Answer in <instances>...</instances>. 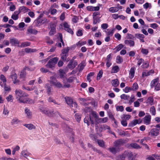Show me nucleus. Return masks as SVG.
Returning <instances> with one entry per match:
<instances>
[{"instance_id": "42", "label": "nucleus", "mask_w": 160, "mask_h": 160, "mask_svg": "<svg viewBox=\"0 0 160 160\" xmlns=\"http://www.w3.org/2000/svg\"><path fill=\"white\" fill-rule=\"evenodd\" d=\"M123 47V45L122 44H119L114 49L116 50L115 52H117L120 51Z\"/></svg>"}, {"instance_id": "40", "label": "nucleus", "mask_w": 160, "mask_h": 160, "mask_svg": "<svg viewBox=\"0 0 160 160\" xmlns=\"http://www.w3.org/2000/svg\"><path fill=\"white\" fill-rule=\"evenodd\" d=\"M26 71H25L24 70H22L21 71L20 75V78L22 79H24L26 77Z\"/></svg>"}, {"instance_id": "47", "label": "nucleus", "mask_w": 160, "mask_h": 160, "mask_svg": "<svg viewBox=\"0 0 160 160\" xmlns=\"http://www.w3.org/2000/svg\"><path fill=\"white\" fill-rule=\"evenodd\" d=\"M0 80L2 81L4 84L6 83L7 79L5 76L3 74H1L0 77Z\"/></svg>"}, {"instance_id": "29", "label": "nucleus", "mask_w": 160, "mask_h": 160, "mask_svg": "<svg viewBox=\"0 0 160 160\" xmlns=\"http://www.w3.org/2000/svg\"><path fill=\"white\" fill-rule=\"evenodd\" d=\"M86 66V63L84 62H82L79 65V72H81L82 71V70L83 69L85 66Z\"/></svg>"}, {"instance_id": "11", "label": "nucleus", "mask_w": 160, "mask_h": 160, "mask_svg": "<svg viewBox=\"0 0 160 160\" xmlns=\"http://www.w3.org/2000/svg\"><path fill=\"white\" fill-rule=\"evenodd\" d=\"M154 72V71L153 69H151L149 71L145 70L142 72V78L147 77L150 75H152Z\"/></svg>"}, {"instance_id": "5", "label": "nucleus", "mask_w": 160, "mask_h": 160, "mask_svg": "<svg viewBox=\"0 0 160 160\" xmlns=\"http://www.w3.org/2000/svg\"><path fill=\"white\" fill-rule=\"evenodd\" d=\"M40 111L43 114H44L48 116L52 117L54 116V113L53 111L49 110L47 108H40Z\"/></svg>"}, {"instance_id": "64", "label": "nucleus", "mask_w": 160, "mask_h": 160, "mask_svg": "<svg viewBox=\"0 0 160 160\" xmlns=\"http://www.w3.org/2000/svg\"><path fill=\"white\" fill-rule=\"evenodd\" d=\"M2 160H15V159L10 157H6L3 156L1 158Z\"/></svg>"}, {"instance_id": "9", "label": "nucleus", "mask_w": 160, "mask_h": 160, "mask_svg": "<svg viewBox=\"0 0 160 160\" xmlns=\"http://www.w3.org/2000/svg\"><path fill=\"white\" fill-rule=\"evenodd\" d=\"M142 121V120L140 118H139L138 119H135L130 122L128 126L130 127H133L137 124H140Z\"/></svg>"}, {"instance_id": "41", "label": "nucleus", "mask_w": 160, "mask_h": 160, "mask_svg": "<svg viewBox=\"0 0 160 160\" xmlns=\"http://www.w3.org/2000/svg\"><path fill=\"white\" fill-rule=\"evenodd\" d=\"M120 98L121 99L125 100H129L130 98L129 96L125 94H122L120 96Z\"/></svg>"}, {"instance_id": "62", "label": "nucleus", "mask_w": 160, "mask_h": 160, "mask_svg": "<svg viewBox=\"0 0 160 160\" xmlns=\"http://www.w3.org/2000/svg\"><path fill=\"white\" fill-rule=\"evenodd\" d=\"M25 50L26 52L29 53L35 52V49L27 48H25Z\"/></svg>"}, {"instance_id": "19", "label": "nucleus", "mask_w": 160, "mask_h": 160, "mask_svg": "<svg viewBox=\"0 0 160 160\" xmlns=\"http://www.w3.org/2000/svg\"><path fill=\"white\" fill-rule=\"evenodd\" d=\"M27 32L28 34H32L34 35L37 34L38 32L37 30L32 28H29L27 30Z\"/></svg>"}, {"instance_id": "6", "label": "nucleus", "mask_w": 160, "mask_h": 160, "mask_svg": "<svg viewBox=\"0 0 160 160\" xmlns=\"http://www.w3.org/2000/svg\"><path fill=\"white\" fill-rule=\"evenodd\" d=\"M62 26L65 31L72 35L73 34V32L70 28V26L67 22H64L62 24Z\"/></svg>"}, {"instance_id": "60", "label": "nucleus", "mask_w": 160, "mask_h": 160, "mask_svg": "<svg viewBox=\"0 0 160 160\" xmlns=\"http://www.w3.org/2000/svg\"><path fill=\"white\" fill-rule=\"evenodd\" d=\"M91 114L92 116L96 119H98L99 118L98 115L95 111H92L91 112Z\"/></svg>"}, {"instance_id": "21", "label": "nucleus", "mask_w": 160, "mask_h": 160, "mask_svg": "<svg viewBox=\"0 0 160 160\" xmlns=\"http://www.w3.org/2000/svg\"><path fill=\"white\" fill-rule=\"evenodd\" d=\"M107 30L109 31L108 32L105 31V32L106 33V35L110 37L112 36L113 35L115 30V28H113L111 30L108 29Z\"/></svg>"}, {"instance_id": "39", "label": "nucleus", "mask_w": 160, "mask_h": 160, "mask_svg": "<svg viewBox=\"0 0 160 160\" xmlns=\"http://www.w3.org/2000/svg\"><path fill=\"white\" fill-rule=\"evenodd\" d=\"M103 74V72L102 70H100L97 76V80H99L102 77Z\"/></svg>"}, {"instance_id": "26", "label": "nucleus", "mask_w": 160, "mask_h": 160, "mask_svg": "<svg viewBox=\"0 0 160 160\" xmlns=\"http://www.w3.org/2000/svg\"><path fill=\"white\" fill-rule=\"evenodd\" d=\"M77 79V78L75 75L69 77L67 79V81L69 83H71L73 82L74 81Z\"/></svg>"}, {"instance_id": "58", "label": "nucleus", "mask_w": 160, "mask_h": 160, "mask_svg": "<svg viewBox=\"0 0 160 160\" xmlns=\"http://www.w3.org/2000/svg\"><path fill=\"white\" fill-rule=\"evenodd\" d=\"M109 150L110 152L113 154H115L117 152V150L116 148L114 147L109 148Z\"/></svg>"}, {"instance_id": "52", "label": "nucleus", "mask_w": 160, "mask_h": 160, "mask_svg": "<svg viewBox=\"0 0 160 160\" xmlns=\"http://www.w3.org/2000/svg\"><path fill=\"white\" fill-rule=\"evenodd\" d=\"M27 8L25 6L21 7L19 8V12H25L27 11Z\"/></svg>"}, {"instance_id": "46", "label": "nucleus", "mask_w": 160, "mask_h": 160, "mask_svg": "<svg viewBox=\"0 0 160 160\" xmlns=\"http://www.w3.org/2000/svg\"><path fill=\"white\" fill-rule=\"evenodd\" d=\"M45 39L47 43L48 44L51 45L53 43V41L51 39H50V38L49 37H45Z\"/></svg>"}, {"instance_id": "17", "label": "nucleus", "mask_w": 160, "mask_h": 160, "mask_svg": "<svg viewBox=\"0 0 160 160\" xmlns=\"http://www.w3.org/2000/svg\"><path fill=\"white\" fill-rule=\"evenodd\" d=\"M11 78L14 80L13 83L14 84H16L18 82L19 80L17 79V75L15 72L12 73Z\"/></svg>"}, {"instance_id": "14", "label": "nucleus", "mask_w": 160, "mask_h": 160, "mask_svg": "<svg viewBox=\"0 0 160 160\" xmlns=\"http://www.w3.org/2000/svg\"><path fill=\"white\" fill-rule=\"evenodd\" d=\"M125 44L129 46L130 47H133L135 45V42L134 41L132 40H125L124 41Z\"/></svg>"}, {"instance_id": "16", "label": "nucleus", "mask_w": 160, "mask_h": 160, "mask_svg": "<svg viewBox=\"0 0 160 160\" xmlns=\"http://www.w3.org/2000/svg\"><path fill=\"white\" fill-rule=\"evenodd\" d=\"M25 113L28 118L30 119L32 118V112L27 108H25Z\"/></svg>"}, {"instance_id": "31", "label": "nucleus", "mask_w": 160, "mask_h": 160, "mask_svg": "<svg viewBox=\"0 0 160 160\" xmlns=\"http://www.w3.org/2000/svg\"><path fill=\"white\" fill-rule=\"evenodd\" d=\"M65 101L67 104L71 107V105L73 102L71 98L69 97H66L65 98Z\"/></svg>"}, {"instance_id": "20", "label": "nucleus", "mask_w": 160, "mask_h": 160, "mask_svg": "<svg viewBox=\"0 0 160 160\" xmlns=\"http://www.w3.org/2000/svg\"><path fill=\"white\" fill-rule=\"evenodd\" d=\"M20 13V12L18 11H15L14 13L12 15L11 18L14 20H16L18 18V14Z\"/></svg>"}, {"instance_id": "59", "label": "nucleus", "mask_w": 160, "mask_h": 160, "mask_svg": "<svg viewBox=\"0 0 160 160\" xmlns=\"http://www.w3.org/2000/svg\"><path fill=\"white\" fill-rule=\"evenodd\" d=\"M135 36L138 38L140 39L141 38H144L145 37L143 34L139 33H136L135 34Z\"/></svg>"}, {"instance_id": "56", "label": "nucleus", "mask_w": 160, "mask_h": 160, "mask_svg": "<svg viewBox=\"0 0 160 160\" xmlns=\"http://www.w3.org/2000/svg\"><path fill=\"white\" fill-rule=\"evenodd\" d=\"M60 76L61 78H63L64 77V75L65 74V72L64 70L60 69Z\"/></svg>"}, {"instance_id": "25", "label": "nucleus", "mask_w": 160, "mask_h": 160, "mask_svg": "<svg viewBox=\"0 0 160 160\" xmlns=\"http://www.w3.org/2000/svg\"><path fill=\"white\" fill-rule=\"evenodd\" d=\"M23 125L30 130H32L33 129H34L36 128L35 126L32 123L26 124Z\"/></svg>"}, {"instance_id": "18", "label": "nucleus", "mask_w": 160, "mask_h": 160, "mask_svg": "<svg viewBox=\"0 0 160 160\" xmlns=\"http://www.w3.org/2000/svg\"><path fill=\"white\" fill-rule=\"evenodd\" d=\"M151 117L150 115H147L144 118V121L145 124L146 125H149L151 121Z\"/></svg>"}, {"instance_id": "12", "label": "nucleus", "mask_w": 160, "mask_h": 160, "mask_svg": "<svg viewBox=\"0 0 160 160\" xmlns=\"http://www.w3.org/2000/svg\"><path fill=\"white\" fill-rule=\"evenodd\" d=\"M51 29L49 32V34L50 35H54L56 32V26L53 23H51L50 25Z\"/></svg>"}, {"instance_id": "43", "label": "nucleus", "mask_w": 160, "mask_h": 160, "mask_svg": "<svg viewBox=\"0 0 160 160\" xmlns=\"http://www.w3.org/2000/svg\"><path fill=\"white\" fill-rule=\"evenodd\" d=\"M93 24H96L97 23H99L100 22V18L98 17H93Z\"/></svg>"}, {"instance_id": "23", "label": "nucleus", "mask_w": 160, "mask_h": 160, "mask_svg": "<svg viewBox=\"0 0 160 160\" xmlns=\"http://www.w3.org/2000/svg\"><path fill=\"white\" fill-rule=\"evenodd\" d=\"M111 83L112 86L116 87L119 85V81L117 79H113Z\"/></svg>"}, {"instance_id": "30", "label": "nucleus", "mask_w": 160, "mask_h": 160, "mask_svg": "<svg viewBox=\"0 0 160 160\" xmlns=\"http://www.w3.org/2000/svg\"><path fill=\"white\" fill-rule=\"evenodd\" d=\"M118 9L117 8V6L112 7L110 8H109V11L111 13H115L117 12Z\"/></svg>"}, {"instance_id": "63", "label": "nucleus", "mask_w": 160, "mask_h": 160, "mask_svg": "<svg viewBox=\"0 0 160 160\" xmlns=\"http://www.w3.org/2000/svg\"><path fill=\"white\" fill-rule=\"evenodd\" d=\"M73 60H71L68 65V67L69 68L71 69H73Z\"/></svg>"}, {"instance_id": "45", "label": "nucleus", "mask_w": 160, "mask_h": 160, "mask_svg": "<svg viewBox=\"0 0 160 160\" xmlns=\"http://www.w3.org/2000/svg\"><path fill=\"white\" fill-rule=\"evenodd\" d=\"M97 141L99 146L102 147H104V142L103 140H97Z\"/></svg>"}, {"instance_id": "44", "label": "nucleus", "mask_w": 160, "mask_h": 160, "mask_svg": "<svg viewBox=\"0 0 160 160\" xmlns=\"http://www.w3.org/2000/svg\"><path fill=\"white\" fill-rule=\"evenodd\" d=\"M143 7L144 9H147L148 8H149L150 9L151 8L152 6L150 3L146 2L143 5Z\"/></svg>"}, {"instance_id": "4", "label": "nucleus", "mask_w": 160, "mask_h": 160, "mask_svg": "<svg viewBox=\"0 0 160 160\" xmlns=\"http://www.w3.org/2000/svg\"><path fill=\"white\" fill-rule=\"evenodd\" d=\"M47 21V19L46 18L43 19L37 18L34 21V24L36 27H38L42 24L45 23Z\"/></svg>"}, {"instance_id": "34", "label": "nucleus", "mask_w": 160, "mask_h": 160, "mask_svg": "<svg viewBox=\"0 0 160 160\" xmlns=\"http://www.w3.org/2000/svg\"><path fill=\"white\" fill-rule=\"evenodd\" d=\"M48 101L49 102H53L55 104L60 105V103L57 102L56 100L53 99V98L51 97H50L48 99Z\"/></svg>"}, {"instance_id": "15", "label": "nucleus", "mask_w": 160, "mask_h": 160, "mask_svg": "<svg viewBox=\"0 0 160 160\" xmlns=\"http://www.w3.org/2000/svg\"><path fill=\"white\" fill-rule=\"evenodd\" d=\"M135 68L134 67L131 68L129 72V78L130 79H132L134 78L135 75Z\"/></svg>"}, {"instance_id": "7", "label": "nucleus", "mask_w": 160, "mask_h": 160, "mask_svg": "<svg viewBox=\"0 0 160 160\" xmlns=\"http://www.w3.org/2000/svg\"><path fill=\"white\" fill-rule=\"evenodd\" d=\"M125 143V141L123 139H118L115 141L114 146L116 147H119L120 146L123 145Z\"/></svg>"}, {"instance_id": "55", "label": "nucleus", "mask_w": 160, "mask_h": 160, "mask_svg": "<svg viewBox=\"0 0 160 160\" xmlns=\"http://www.w3.org/2000/svg\"><path fill=\"white\" fill-rule=\"evenodd\" d=\"M131 91H132L131 87H126L125 88L123 89V91L125 93H128Z\"/></svg>"}, {"instance_id": "8", "label": "nucleus", "mask_w": 160, "mask_h": 160, "mask_svg": "<svg viewBox=\"0 0 160 160\" xmlns=\"http://www.w3.org/2000/svg\"><path fill=\"white\" fill-rule=\"evenodd\" d=\"M159 133V131L157 128H154L152 129L149 132V135L151 137L157 136Z\"/></svg>"}, {"instance_id": "2", "label": "nucleus", "mask_w": 160, "mask_h": 160, "mask_svg": "<svg viewBox=\"0 0 160 160\" xmlns=\"http://www.w3.org/2000/svg\"><path fill=\"white\" fill-rule=\"evenodd\" d=\"M58 60V58L57 57L53 58L49 60L45 66L47 68H51L54 67Z\"/></svg>"}, {"instance_id": "57", "label": "nucleus", "mask_w": 160, "mask_h": 160, "mask_svg": "<svg viewBox=\"0 0 160 160\" xmlns=\"http://www.w3.org/2000/svg\"><path fill=\"white\" fill-rule=\"evenodd\" d=\"M69 47L67 48H66L63 49L62 50V54H67L69 51Z\"/></svg>"}, {"instance_id": "51", "label": "nucleus", "mask_w": 160, "mask_h": 160, "mask_svg": "<svg viewBox=\"0 0 160 160\" xmlns=\"http://www.w3.org/2000/svg\"><path fill=\"white\" fill-rule=\"evenodd\" d=\"M116 109L118 111L122 112L124 110V108L122 106H116Z\"/></svg>"}, {"instance_id": "10", "label": "nucleus", "mask_w": 160, "mask_h": 160, "mask_svg": "<svg viewBox=\"0 0 160 160\" xmlns=\"http://www.w3.org/2000/svg\"><path fill=\"white\" fill-rule=\"evenodd\" d=\"M79 100L80 104L84 106H86L89 105L90 103L88 101V99L83 98H80Z\"/></svg>"}, {"instance_id": "13", "label": "nucleus", "mask_w": 160, "mask_h": 160, "mask_svg": "<svg viewBox=\"0 0 160 160\" xmlns=\"http://www.w3.org/2000/svg\"><path fill=\"white\" fill-rule=\"evenodd\" d=\"M10 43L12 46H17L18 47V46L20 45L19 41L16 38L11 39Z\"/></svg>"}, {"instance_id": "48", "label": "nucleus", "mask_w": 160, "mask_h": 160, "mask_svg": "<svg viewBox=\"0 0 160 160\" xmlns=\"http://www.w3.org/2000/svg\"><path fill=\"white\" fill-rule=\"evenodd\" d=\"M6 99L8 102H12L13 99V98L12 95H9L8 96L6 97Z\"/></svg>"}, {"instance_id": "1", "label": "nucleus", "mask_w": 160, "mask_h": 160, "mask_svg": "<svg viewBox=\"0 0 160 160\" xmlns=\"http://www.w3.org/2000/svg\"><path fill=\"white\" fill-rule=\"evenodd\" d=\"M15 92L16 98L19 102L24 103L28 102V98H26L28 96V93L19 89H16Z\"/></svg>"}, {"instance_id": "24", "label": "nucleus", "mask_w": 160, "mask_h": 160, "mask_svg": "<svg viewBox=\"0 0 160 160\" xmlns=\"http://www.w3.org/2000/svg\"><path fill=\"white\" fill-rule=\"evenodd\" d=\"M129 147L131 148L134 149H139L141 148V147L135 143H132L130 144Z\"/></svg>"}, {"instance_id": "33", "label": "nucleus", "mask_w": 160, "mask_h": 160, "mask_svg": "<svg viewBox=\"0 0 160 160\" xmlns=\"http://www.w3.org/2000/svg\"><path fill=\"white\" fill-rule=\"evenodd\" d=\"M46 88L47 89V91L49 95H51V92L52 86L49 84H47L46 86Z\"/></svg>"}, {"instance_id": "36", "label": "nucleus", "mask_w": 160, "mask_h": 160, "mask_svg": "<svg viewBox=\"0 0 160 160\" xmlns=\"http://www.w3.org/2000/svg\"><path fill=\"white\" fill-rule=\"evenodd\" d=\"M20 121L17 118H14L12 120L11 123L12 125H16L18 124Z\"/></svg>"}, {"instance_id": "49", "label": "nucleus", "mask_w": 160, "mask_h": 160, "mask_svg": "<svg viewBox=\"0 0 160 160\" xmlns=\"http://www.w3.org/2000/svg\"><path fill=\"white\" fill-rule=\"evenodd\" d=\"M150 112L152 115H155L156 114V110L154 106H152L151 107Z\"/></svg>"}, {"instance_id": "61", "label": "nucleus", "mask_w": 160, "mask_h": 160, "mask_svg": "<svg viewBox=\"0 0 160 160\" xmlns=\"http://www.w3.org/2000/svg\"><path fill=\"white\" fill-rule=\"evenodd\" d=\"M141 52L145 55H147L148 53V49L142 48L141 50Z\"/></svg>"}, {"instance_id": "54", "label": "nucleus", "mask_w": 160, "mask_h": 160, "mask_svg": "<svg viewBox=\"0 0 160 160\" xmlns=\"http://www.w3.org/2000/svg\"><path fill=\"white\" fill-rule=\"evenodd\" d=\"M20 149V147L17 145L15 147L12 151V154L14 155L15 154V152L17 151H18Z\"/></svg>"}, {"instance_id": "3", "label": "nucleus", "mask_w": 160, "mask_h": 160, "mask_svg": "<svg viewBox=\"0 0 160 160\" xmlns=\"http://www.w3.org/2000/svg\"><path fill=\"white\" fill-rule=\"evenodd\" d=\"M126 157H128V160H132L133 158V155L132 153L130 151H125L120 156V158L122 159H123L125 158Z\"/></svg>"}, {"instance_id": "50", "label": "nucleus", "mask_w": 160, "mask_h": 160, "mask_svg": "<svg viewBox=\"0 0 160 160\" xmlns=\"http://www.w3.org/2000/svg\"><path fill=\"white\" fill-rule=\"evenodd\" d=\"M117 62V63H121L123 62L122 58L120 56H118L116 58Z\"/></svg>"}, {"instance_id": "38", "label": "nucleus", "mask_w": 160, "mask_h": 160, "mask_svg": "<svg viewBox=\"0 0 160 160\" xmlns=\"http://www.w3.org/2000/svg\"><path fill=\"white\" fill-rule=\"evenodd\" d=\"M158 78L152 80L151 82L150 85L151 88H153L155 86L156 83L158 82Z\"/></svg>"}, {"instance_id": "32", "label": "nucleus", "mask_w": 160, "mask_h": 160, "mask_svg": "<svg viewBox=\"0 0 160 160\" xmlns=\"http://www.w3.org/2000/svg\"><path fill=\"white\" fill-rule=\"evenodd\" d=\"M30 45V43L29 42H26L21 43V44L18 46V47L23 48L29 46Z\"/></svg>"}, {"instance_id": "27", "label": "nucleus", "mask_w": 160, "mask_h": 160, "mask_svg": "<svg viewBox=\"0 0 160 160\" xmlns=\"http://www.w3.org/2000/svg\"><path fill=\"white\" fill-rule=\"evenodd\" d=\"M119 70V68L118 66H113L111 71V73H116Z\"/></svg>"}, {"instance_id": "28", "label": "nucleus", "mask_w": 160, "mask_h": 160, "mask_svg": "<svg viewBox=\"0 0 160 160\" xmlns=\"http://www.w3.org/2000/svg\"><path fill=\"white\" fill-rule=\"evenodd\" d=\"M21 155L24 157L27 158V157L29 156L31 153H29L27 150H23L21 152Z\"/></svg>"}, {"instance_id": "22", "label": "nucleus", "mask_w": 160, "mask_h": 160, "mask_svg": "<svg viewBox=\"0 0 160 160\" xmlns=\"http://www.w3.org/2000/svg\"><path fill=\"white\" fill-rule=\"evenodd\" d=\"M52 85L55 86V87L58 88H61L62 86V84L57 80L55 81L54 82L52 81Z\"/></svg>"}, {"instance_id": "37", "label": "nucleus", "mask_w": 160, "mask_h": 160, "mask_svg": "<svg viewBox=\"0 0 160 160\" xmlns=\"http://www.w3.org/2000/svg\"><path fill=\"white\" fill-rule=\"evenodd\" d=\"M131 88L133 91L137 90L138 88V83L137 82L133 83L132 85Z\"/></svg>"}, {"instance_id": "35", "label": "nucleus", "mask_w": 160, "mask_h": 160, "mask_svg": "<svg viewBox=\"0 0 160 160\" xmlns=\"http://www.w3.org/2000/svg\"><path fill=\"white\" fill-rule=\"evenodd\" d=\"M95 74V73L93 72H92L88 74L87 76V80L89 82H90L91 81V77L93 76Z\"/></svg>"}, {"instance_id": "53", "label": "nucleus", "mask_w": 160, "mask_h": 160, "mask_svg": "<svg viewBox=\"0 0 160 160\" xmlns=\"http://www.w3.org/2000/svg\"><path fill=\"white\" fill-rule=\"evenodd\" d=\"M83 30L82 29H79L76 32L77 35L78 37L81 36L83 35Z\"/></svg>"}]
</instances>
